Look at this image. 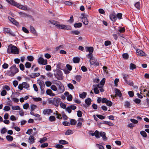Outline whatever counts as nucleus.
I'll list each match as a JSON object with an SVG mask.
<instances>
[{
	"instance_id": "1",
	"label": "nucleus",
	"mask_w": 149,
	"mask_h": 149,
	"mask_svg": "<svg viewBox=\"0 0 149 149\" xmlns=\"http://www.w3.org/2000/svg\"><path fill=\"white\" fill-rule=\"evenodd\" d=\"M49 22L50 23L55 25L58 29L68 30H70L71 29V27L70 26L63 24H60L58 22L54 20H51L49 21Z\"/></svg>"
},
{
	"instance_id": "2",
	"label": "nucleus",
	"mask_w": 149,
	"mask_h": 149,
	"mask_svg": "<svg viewBox=\"0 0 149 149\" xmlns=\"http://www.w3.org/2000/svg\"><path fill=\"white\" fill-rule=\"evenodd\" d=\"M7 52L9 54H18L19 49L16 46L10 44L8 46Z\"/></svg>"
},
{
	"instance_id": "3",
	"label": "nucleus",
	"mask_w": 149,
	"mask_h": 149,
	"mask_svg": "<svg viewBox=\"0 0 149 149\" xmlns=\"http://www.w3.org/2000/svg\"><path fill=\"white\" fill-rule=\"evenodd\" d=\"M6 1L11 5L14 6L20 9L25 10H26L27 9L26 6L20 4L13 0H6Z\"/></svg>"
},
{
	"instance_id": "4",
	"label": "nucleus",
	"mask_w": 149,
	"mask_h": 149,
	"mask_svg": "<svg viewBox=\"0 0 149 149\" xmlns=\"http://www.w3.org/2000/svg\"><path fill=\"white\" fill-rule=\"evenodd\" d=\"M18 72V69L16 68V65H13L10 68V70L8 72V74L10 76H13Z\"/></svg>"
},
{
	"instance_id": "5",
	"label": "nucleus",
	"mask_w": 149,
	"mask_h": 149,
	"mask_svg": "<svg viewBox=\"0 0 149 149\" xmlns=\"http://www.w3.org/2000/svg\"><path fill=\"white\" fill-rule=\"evenodd\" d=\"M58 86V92L59 93H63L65 91V88L64 86L60 81H58L55 84Z\"/></svg>"
},
{
	"instance_id": "6",
	"label": "nucleus",
	"mask_w": 149,
	"mask_h": 149,
	"mask_svg": "<svg viewBox=\"0 0 149 149\" xmlns=\"http://www.w3.org/2000/svg\"><path fill=\"white\" fill-rule=\"evenodd\" d=\"M61 99L59 97H55L53 98V100H50L51 102L55 106L57 107L60 102Z\"/></svg>"
},
{
	"instance_id": "7",
	"label": "nucleus",
	"mask_w": 149,
	"mask_h": 149,
	"mask_svg": "<svg viewBox=\"0 0 149 149\" xmlns=\"http://www.w3.org/2000/svg\"><path fill=\"white\" fill-rule=\"evenodd\" d=\"M38 62L39 64L42 65H45L47 63V60L46 59H44L42 57H39L38 59Z\"/></svg>"
},
{
	"instance_id": "8",
	"label": "nucleus",
	"mask_w": 149,
	"mask_h": 149,
	"mask_svg": "<svg viewBox=\"0 0 149 149\" xmlns=\"http://www.w3.org/2000/svg\"><path fill=\"white\" fill-rule=\"evenodd\" d=\"M3 31L7 33L10 34V35L13 36H15V34L12 32L11 31V30L9 28H4Z\"/></svg>"
},
{
	"instance_id": "9",
	"label": "nucleus",
	"mask_w": 149,
	"mask_h": 149,
	"mask_svg": "<svg viewBox=\"0 0 149 149\" xmlns=\"http://www.w3.org/2000/svg\"><path fill=\"white\" fill-rule=\"evenodd\" d=\"M109 17L111 20L113 22L116 21L117 19V17L115 13L111 14L109 15Z\"/></svg>"
},
{
	"instance_id": "10",
	"label": "nucleus",
	"mask_w": 149,
	"mask_h": 149,
	"mask_svg": "<svg viewBox=\"0 0 149 149\" xmlns=\"http://www.w3.org/2000/svg\"><path fill=\"white\" fill-rule=\"evenodd\" d=\"M136 53L138 55L141 56H144L146 55L145 53L143 51L139 49H137Z\"/></svg>"
},
{
	"instance_id": "11",
	"label": "nucleus",
	"mask_w": 149,
	"mask_h": 149,
	"mask_svg": "<svg viewBox=\"0 0 149 149\" xmlns=\"http://www.w3.org/2000/svg\"><path fill=\"white\" fill-rule=\"evenodd\" d=\"M64 95L67 96V100L69 101H71L72 99V96L71 94H69L68 92H65L64 93Z\"/></svg>"
},
{
	"instance_id": "12",
	"label": "nucleus",
	"mask_w": 149,
	"mask_h": 149,
	"mask_svg": "<svg viewBox=\"0 0 149 149\" xmlns=\"http://www.w3.org/2000/svg\"><path fill=\"white\" fill-rule=\"evenodd\" d=\"M8 19L10 21L13 23L16 26L19 25V23L14 18H12L10 17H8Z\"/></svg>"
},
{
	"instance_id": "13",
	"label": "nucleus",
	"mask_w": 149,
	"mask_h": 149,
	"mask_svg": "<svg viewBox=\"0 0 149 149\" xmlns=\"http://www.w3.org/2000/svg\"><path fill=\"white\" fill-rule=\"evenodd\" d=\"M30 32L31 33H33L35 36H37L38 33H37V32H36L35 28H34V27H33V26H30Z\"/></svg>"
},
{
	"instance_id": "14",
	"label": "nucleus",
	"mask_w": 149,
	"mask_h": 149,
	"mask_svg": "<svg viewBox=\"0 0 149 149\" xmlns=\"http://www.w3.org/2000/svg\"><path fill=\"white\" fill-rule=\"evenodd\" d=\"M128 76L126 74H123V79L125 82L128 84H130L131 86H132L133 85V83L132 82H131L130 83L127 80V79L128 77Z\"/></svg>"
},
{
	"instance_id": "15",
	"label": "nucleus",
	"mask_w": 149,
	"mask_h": 149,
	"mask_svg": "<svg viewBox=\"0 0 149 149\" xmlns=\"http://www.w3.org/2000/svg\"><path fill=\"white\" fill-rule=\"evenodd\" d=\"M100 136L102 137L103 140L106 141L107 140L106 136V133L104 132H100Z\"/></svg>"
},
{
	"instance_id": "16",
	"label": "nucleus",
	"mask_w": 149,
	"mask_h": 149,
	"mask_svg": "<svg viewBox=\"0 0 149 149\" xmlns=\"http://www.w3.org/2000/svg\"><path fill=\"white\" fill-rule=\"evenodd\" d=\"M52 112V110L49 109H45L43 111V114L44 115H49Z\"/></svg>"
},
{
	"instance_id": "17",
	"label": "nucleus",
	"mask_w": 149,
	"mask_h": 149,
	"mask_svg": "<svg viewBox=\"0 0 149 149\" xmlns=\"http://www.w3.org/2000/svg\"><path fill=\"white\" fill-rule=\"evenodd\" d=\"M38 84L40 86L41 90H42L43 89L45 86L44 81L42 80H38Z\"/></svg>"
},
{
	"instance_id": "18",
	"label": "nucleus",
	"mask_w": 149,
	"mask_h": 149,
	"mask_svg": "<svg viewBox=\"0 0 149 149\" xmlns=\"http://www.w3.org/2000/svg\"><path fill=\"white\" fill-rule=\"evenodd\" d=\"M34 140L35 139L34 137L33 136L31 135L29 138L28 141L30 144H31L34 143Z\"/></svg>"
},
{
	"instance_id": "19",
	"label": "nucleus",
	"mask_w": 149,
	"mask_h": 149,
	"mask_svg": "<svg viewBox=\"0 0 149 149\" xmlns=\"http://www.w3.org/2000/svg\"><path fill=\"white\" fill-rule=\"evenodd\" d=\"M40 75V73H31L29 75V76L31 78H33L39 76Z\"/></svg>"
},
{
	"instance_id": "20",
	"label": "nucleus",
	"mask_w": 149,
	"mask_h": 149,
	"mask_svg": "<svg viewBox=\"0 0 149 149\" xmlns=\"http://www.w3.org/2000/svg\"><path fill=\"white\" fill-rule=\"evenodd\" d=\"M115 91L116 95L118 96L119 97H121L122 94L120 90L117 88H115Z\"/></svg>"
},
{
	"instance_id": "21",
	"label": "nucleus",
	"mask_w": 149,
	"mask_h": 149,
	"mask_svg": "<svg viewBox=\"0 0 149 149\" xmlns=\"http://www.w3.org/2000/svg\"><path fill=\"white\" fill-rule=\"evenodd\" d=\"M96 59H94L93 57L91 58L90 59V63L91 65L96 64Z\"/></svg>"
},
{
	"instance_id": "22",
	"label": "nucleus",
	"mask_w": 149,
	"mask_h": 149,
	"mask_svg": "<svg viewBox=\"0 0 149 149\" xmlns=\"http://www.w3.org/2000/svg\"><path fill=\"white\" fill-rule=\"evenodd\" d=\"M85 102L87 105L89 106L91 104V100L90 98H88L85 100Z\"/></svg>"
},
{
	"instance_id": "23",
	"label": "nucleus",
	"mask_w": 149,
	"mask_h": 149,
	"mask_svg": "<svg viewBox=\"0 0 149 149\" xmlns=\"http://www.w3.org/2000/svg\"><path fill=\"white\" fill-rule=\"evenodd\" d=\"M23 88L26 89L28 88L29 86V84L26 82H23L22 84Z\"/></svg>"
},
{
	"instance_id": "24",
	"label": "nucleus",
	"mask_w": 149,
	"mask_h": 149,
	"mask_svg": "<svg viewBox=\"0 0 149 149\" xmlns=\"http://www.w3.org/2000/svg\"><path fill=\"white\" fill-rule=\"evenodd\" d=\"M96 86H97L96 85H93L95 93L96 94H97L99 93V91L98 88L96 87Z\"/></svg>"
},
{
	"instance_id": "25",
	"label": "nucleus",
	"mask_w": 149,
	"mask_h": 149,
	"mask_svg": "<svg viewBox=\"0 0 149 149\" xmlns=\"http://www.w3.org/2000/svg\"><path fill=\"white\" fill-rule=\"evenodd\" d=\"M73 133L72 131L70 130H68L65 133V135H68L70 134H72Z\"/></svg>"
},
{
	"instance_id": "26",
	"label": "nucleus",
	"mask_w": 149,
	"mask_h": 149,
	"mask_svg": "<svg viewBox=\"0 0 149 149\" xmlns=\"http://www.w3.org/2000/svg\"><path fill=\"white\" fill-rule=\"evenodd\" d=\"M6 139L7 140L10 141H11L13 140V137L11 136L8 135L6 136Z\"/></svg>"
},
{
	"instance_id": "27",
	"label": "nucleus",
	"mask_w": 149,
	"mask_h": 149,
	"mask_svg": "<svg viewBox=\"0 0 149 149\" xmlns=\"http://www.w3.org/2000/svg\"><path fill=\"white\" fill-rule=\"evenodd\" d=\"M73 60L74 63H78L79 61L80 58L78 57H74L73 58Z\"/></svg>"
},
{
	"instance_id": "28",
	"label": "nucleus",
	"mask_w": 149,
	"mask_h": 149,
	"mask_svg": "<svg viewBox=\"0 0 149 149\" xmlns=\"http://www.w3.org/2000/svg\"><path fill=\"white\" fill-rule=\"evenodd\" d=\"M70 33L72 34L78 35L80 34V32L77 30L72 31L70 32Z\"/></svg>"
},
{
	"instance_id": "29",
	"label": "nucleus",
	"mask_w": 149,
	"mask_h": 149,
	"mask_svg": "<svg viewBox=\"0 0 149 149\" xmlns=\"http://www.w3.org/2000/svg\"><path fill=\"white\" fill-rule=\"evenodd\" d=\"M135 7L138 9H139L140 8V4L139 2L136 3L134 5Z\"/></svg>"
},
{
	"instance_id": "30",
	"label": "nucleus",
	"mask_w": 149,
	"mask_h": 149,
	"mask_svg": "<svg viewBox=\"0 0 149 149\" xmlns=\"http://www.w3.org/2000/svg\"><path fill=\"white\" fill-rule=\"evenodd\" d=\"M130 102L128 101H126L125 102L124 106L126 108H130Z\"/></svg>"
},
{
	"instance_id": "31",
	"label": "nucleus",
	"mask_w": 149,
	"mask_h": 149,
	"mask_svg": "<svg viewBox=\"0 0 149 149\" xmlns=\"http://www.w3.org/2000/svg\"><path fill=\"white\" fill-rule=\"evenodd\" d=\"M82 26V24L80 22L75 23L74 24V26L75 27L79 28L81 27Z\"/></svg>"
},
{
	"instance_id": "32",
	"label": "nucleus",
	"mask_w": 149,
	"mask_h": 149,
	"mask_svg": "<svg viewBox=\"0 0 149 149\" xmlns=\"http://www.w3.org/2000/svg\"><path fill=\"white\" fill-rule=\"evenodd\" d=\"M86 94H87L86 93L84 92L79 95V96L82 98H84L86 97Z\"/></svg>"
},
{
	"instance_id": "33",
	"label": "nucleus",
	"mask_w": 149,
	"mask_h": 149,
	"mask_svg": "<svg viewBox=\"0 0 149 149\" xmlns=\"http://www.w3.org/2000/svg\"><path fill=\"white\" fill-rule=\"evenodd\" d=\"M130 69L133 70L136 68V66L134 64L131 63L130 64Z\"/></svg>"
},
{
	"instance_id": "34",
	"label": "nucleus",
	"mask_w": 149,
	"mask_h": 149,
	"mask_svg": "<svg viewBox=\"0 0 149 149\" xmlns=\"http://www.w3.org/2000/svg\"><path fill=\"white\" fill-rule=\"evenodd\" d=\"M95 136L97 138H100V133L97 130H96L95 132Z\"/></svg>"
},
{
	"instance_id": "35",
	"label": "nucleus",
	"mask_w": 149,
	"mask_h": 149,
	"mask_svg": "<svg viewBox=\"0 0 149 149\" xmlns=\"http://www.w3.org/2000/svg\"><path fill=\"white\" fill-rule=\"evenodd\" d=\"M87 50L89 52V53H92L93 49L92 47H87Z\"/></svg>"
},
{
	"instance_id": "36",
	"label": "nucleus",
	"mask_w": 149,
	"mask_h": 149,
	"mask_svg": "<svg viewBox=\"0 0 149 149\" xmlns=\"http://www.w3.org/2000/svg\"><path fill=\"white\" fill-rule=\"evenodd\" d=\"M59 143L60 144H61L63 145H64L65 144H68V142L65 140H61L59 141Z\"/></svg>"
},
{
	"instance_id": "37",
	"label": "nucleus",
	"mask_w": 149,
	"mask_h": 149,
	"mask_svg": "<svg viewBox=\"0 0 149 149\" xmlns=\"http://www.w3.org/2000/svg\"><path fill=\"white\" fill-rule=\"evenodd\" d=\"M55 120V117L53 116H50L49 118V120L51 122L54 121Z\"/></svg>"
},
{
	"instance_id": "38",
	"label": "nucleus",
	"mask_w": 149,
	"mask_h": 149,
	"mask_svg": "<svg viewBox=\"0 0 149 149\" xmlns=\"http://www.w3.org/2000/svg\"><path fill=\"white\" fill-rule=\"evenodd\" d=\"M47 140V138L46 137H44L40 139L39 142L40 143H42L45 142Z\"/></svg>"
},
{
	"instance_id": "39",
	"label": "nucleus",
	"mask_w": 149,
	"mask_h": 149,
	"mask_svg": "<svg viewBox=\"0 0 149 149\" xmlns=\"http://www.w3.org/2000/svg\"><path fill=\"white\" fill-rule=\"evenodd\" d=\"M13 110H20V108L19 106H13L12 107Z\"/></svg>"
},
{
	"instance_id": "40",
	"label": "nucleus",
	"mask_w": 149,
	"mask_h": 149,
	"mask_svg": "<svg viewBox=\"0 0 149 149\" xmlns=\"http://www.w3.org/2000/svg\"><path fill=\"white\" fill-rule=\"evenodd\" d=\"M55 76L58 80H61L63 79L62 76L61 75H59L58 74H57L55 75Z\"/></svg>"
},
{
	"instance_id": "41",
	"label": "nucleus",
	"mask_w": 149,
	"mask_h": 149,
	"mask_svg": "<svg viewBox=\"0 0 149 149\" xmlns=\"http://www.w3.org/2000/svg\"><path fill=\"white\" fill-rule=\"evenodd\" d=\"M30 107L31 111H33L37 107V106L36 105L33 104L31 105Z\"/></svg>"
},
{
	"instance_id": "42",
	"label": "nucleus",
	"mask_w": 149,
	"mask_h": 149,
	"mask_svg": "<svg viewBox=\"0 0 149 149\" xmlns=\"http://www.w3.org/2000/svg\"><path fill=\"white\" fill-rule=\"evenodd\" d=\"M33 99L35 102H38L42 101V98L40 97H33Z\"/></svg>"
},
{
	"instance_id": "43",
	"label": "nucleus",
	"mask_w": 149,
	"mask_h": 149,
	"mask_svg": "<svg viewBox=\"0 0 149 149\" xmlns=\"http://www.w3.org/2000/svg\"><path fill=\"white\" fill-rule=\"evenodd\" d=\"M67 86L71 90H72L74 88V87L72 84L71 83L68 84Z\"/></svg>"
},
{
	"instance_id": "44",
	"label": "nucleus",
	"mask_w": 149,
	"mask_h": 149,
	"mask_svg": "<svg viewBox=\"0 0 149 149\" xmlns=\"http://www.w3.org/2000/svg\"><path fill=\"white\" fill-rule=\"evenodd\" d=\"M140 134L143 137H146L147 136V134L144 131L140 132Z\"/></svg>"
},
{
	"instance_id": "45",
	"label": "nucleus",
	"mask_w": 149,
	"mask_h": 149,
	"mask_svg": "<svg viewBox=\"0 0 149 149\" xmlns=\"http://www.w3.org/2000/svg\"><path fill=\"white\" fill-rule=\"evenodd\" d=\"M64 3L67 6H71L73 3L69 1H66L64 2Z\"/></svg>"
},
{
	"instance_id": "46",
	"label": "nucleus",
	"mask_w": 149,
	"mask_h": 149,
	"mask_svg": "<svg viewBox=\"0 0 149 149\" xmlns=\"http://www.w3.org/2000/svg\"><path fill=\"white\" fill-rule=\"evenodd\" d=\"M25 67L27 68H29L31 66V64L29 62H27L25 65Z\"/></svg>"
},
{
	"instance_id": "47",
	"label": "nucleus",
	"mask_w": 149,
	"mask_h": 149,
	"mask_svg": "<svg viewBox=\"0 0 149 149\" xmlns=\"http://www.w3.org/2000/svg\"><path fill=\"white\" fill-rule=\"evenodd\" d=\"M118 30L120 33H122L125 32V29L123 28L119 27L118 28Z\"/></svg>"
},
{
	"instance_id": "48",
	"label": "nucleus",
	"mask_w": 149,
	"mask_h": 149,
	"mask_svg": "<svg viewBox=\"0 0 149 149\" xmlns=\"http://www.w3.org/2000/svg\"><path fill=\"white\" fill-rule=\"evenodd\" d=\"M135 102L136 104H139L141 102V100L139 99H138V98H136L133 100Z\"/></svg>"
},
{
	"instance_id": "49",
	"label": "nucleus",
	"mask_w": 149,
	"mask_h": 149,
	"mask_svg": "<svg viewBox=\"0 0 149 149\" xmlns=\"http://www.w3.org/2000/svg\"><path fill=\"white\" fill-rule=\"evenodd\" d=\"M51 88L52 90L54 91H56L57 90V88L56 86L54 85H52L51 86Z\"/></svg>"
},
{
	"instance_id": "50",
	"label": "nucleus",
	"mask_w": 149,
	"mask_h": 149,
	"mask_svg": "<svg viewBox=\"0 0 149 149\" xmlns=\"http://www.w3.org/2000/svg\"><path fill=\"white\" fill-rule=\"evenodd\" d=\"M75 79L77 81H80L81 79V77L79 75H77L75 76Z\"/></svg>"
},
{
	"instance_id": "51",
	"label": "nucleus",
	"mask_w": 149,
	"mask_h": 149,
	"mask_svg": "<svg viewBox=\"0 0 149 149\" xmlns=\"http://www.w3.org/2000/svg\"><path fill=\"white\" fill-rule=\"evenodd\" d=\"M123 58L127 59L129 57L127 53H124L123 54Z\"/></svg>"
},
{
	"instance_id": "52",
	"label": "nucleus",
	"mask_w": 149,
	"mask_h": 149,
	"mask_svg": "<svg viewBox=\"0 0 149 149\" xmlns=\"http://www.w3.org/2000/svg\"><path fill=\"white\" fill-rule=\"evenodd\" d=\"M7 131V130L6 128H3L1 130V133L2 134H4L6 133Z\"/></svg>"
},
{
	"instance_id": "53",
	"label": "nucleus",
	"mask_w": 149,
	"mask_h": 149,
	"mask_svg": "<svg viewBox=\"0 0 149 149\" xmlns=\"http://www.w3.org/2000/svg\"><path fill=\"white\" fill-rule=\"evenodd\" d=\"M70 123L71 125H74L76 124V121L75 120L71 119L70 120Z\"/></svg>"
},
{
	"instance_id": "54",
	"label": "nucleus",
	"mask_w": 149,
	"mask_h": 149,
	"mask_svg": "<svg viewBox=\"0 0 149 149\" xmlns=\"http://www.w3.org/2000/svg\"><path fill=\"white\" fill-rule=\"evenodd\" d=\"M3 110L5 111H8L10 110V107L8 106H6L4 107Z\"/></svg>"
},
{
	"instance_id": "55",
	"label": "nucleus",
	"mask_w": 149,
	"mask_h": 149,
	"mask_svg": "<svg viewBox=\"0 0 149 149\" xmlns=\"http://www.w3.org/2000/svg\"><path fill=\"white\" fill-rule=\"evenodd\" d=\"M45 84L46 86L47 87H49L51 86L52 83L51 82L49 81H47L45 82Z\"/></svg>"
},
{
	"instance_id": "56",
	"label": "nucleus",
	"mask_w": 149,
	"mask_h": 149,
	"mask_svg": "<svg viewBox=\"0 0 149 149\" xmlns=\"http://www.w3.org/2000/svg\"><path fill=\"white\" fill-rule=\"evenodd\" d=\"M27 58L28 60L30 61H32L33 60V57L32 56H28L27 57Z\"/></svg>"
},
{
	"instance_id": "57",
	"label": "nucleus",
	"mask_w": 149,
	"mask_h": 149,
	"mask_svg": "<svg viewBox=\"0 0 149 149\" xmlns=\"http://www.w3.org/2000/svg\"><path fill=\"white\" fill-rule=\"evenodd\" d=\"M60 105L61 107L63 109H65L66 107V104L63 103H61Z\"/></svg>"
},
{
	"instance_id": "58",
	"label": "nucleus",
	"mask_w": 149,
	"mask_h": 149,
	"mask_svg": "<svg viewBox=\"0 0 149 149\" xmlns=\"http://www.w3.org/2000/svg\"><path fill=\"white\" fill-rule=\"evenodd\" d=\"M22 30L24 32L26 33H29L28 30L25 27H23L22 28Z\"/></svg>"
},
{
	"instance_id": "59",
	"label": "nucleus",
	"mask_w": 149,
	"mask_h": 149,
	"mask_svg": "<svg viewBox=\"0 0 149 149\" xmlns=\"http://www.w3.org/2000/svg\"><path fill=\"white\" fill-rule=\"evenodd\" d=\"M45 69L47 71H50L51 70V67L50 65H47L46 66Z\"/></svg>"
},
{
	"instance_id": "60",
	"label": "nucleus",
	"mask_w": 149,
	"mask_h": 149,
	"mask_svg": "<svg viewBox=\"0 0 149 149\" xmlns=\"http://www.w3.org/2000/svg\"><path fill=\"white\" fill-rule=\"evenodd\" d=\"M106 104L109 107L111 106L112 104V102L111 101H109V100H107V101L106 102Z\"/></svg>"
},
{
	"instance_id": "61",
	"label": "nucleus",
	"mask_w": 149,
	"mask_h": 149,
	"mask_svg": "<svg viewBox=\"0 0 149 149\" xmlns=\"http://www.w3.org/2000/svg\"><path fill=\"white\" fill-rule=\"evenodd\" d=\"M116 17H117V18H118L119 19H121L122 18V14L121 13H118L117 14Z\"/></svg>"
},
{
	"instance_id": "62",
	"label": "nucleus",
	"mask_w": 149,
	"mask_h": 149,
	"mask_svg": "<svg viewBox=\"0 0 149 149\" xmlns=\"http://www.w3.org/2000/svg\"><path fill=\"white\" fill-rule=\"evenodd\" d=\"M83 23L85 25H87L88 23V22L87 20V18H84V19Z\"/></svg>"
},
{
	"instance_id": "63",
	"label": "nucleus",
	"mask_w": 149,
	"mask_h": 149,
	"mask_svg": "<svg viewBox=\"0 0 149 149\" xmlns=\"http://www.w3.org/2000/svg\"><path fill=\"white\" fill-rule=\"evenodd\" d=\"M29 107V104L28 103H26L24 104L23 106V108L24 109H27Z\"/></svg>"
},
{
	"instance_id": "64",
	"label": "nucleus",
	"mask_w": 149,
	"mask_h": 149,
	"mask_svg": "<svg viewBox=\"0 0 149 149\" xmlns=\"http://www.w3.org/2000/svg\"><path fill=\"white\" fill-rule=\"evenodd\" d=\"M111 42L109 40L106 41L104 42V45L106 46H107L110 45L111 44Z\"/></svg>"
}]
</instances>
